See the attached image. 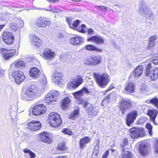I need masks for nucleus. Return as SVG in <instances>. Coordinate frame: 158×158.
Returning a JSON list of instances; mask_svg holds the SVG:
<instances>
[{
  "label": "nucleus",
  "instance_id": "774afa93",
  "mask_svg": "<svg viewBox=\"0 0 158 158\" xmlns=\"http://www.w3.org/2000/svg\"><path fill=\"white\" fill-rule=\"evenodd\" d=\"M152 99H149L146 101V102L148 104H152Z\"/></svg>",
  "mask_w": 158,
  "mask_h": 158
},
{
  "label": "nucleus",
  "instance_id": "4be33fe9",
  "mask_svg": "<svg viewBox=\"0 0 158 158\" xmlns=\"http://www.w3.org/2000/svg\"><path fill=\"white\" fill-rule=\"evenodd\" d=\"M40 140L43 142L50 143L52 141V138L49 136V134L48 133L43 132L40 135Z\"/></svg>",
  "mask_w": 158,
  "mask_h": 158
},
{
  "label": "nucleus",
  "instance_id": "e433bc0d",
  "mask_svg": "<svg viewBox=\"0 0 158 158\" xmlns=\"http://www.w3.org/2000/svg\"><path fill=\"white\" fill-rule=\"evenodd\" d=\"M24 153H29L31 158H34L35 156V154L28 149L26 148L23 150Z\"/></svg>",
  "mask_w": 158,
  "mask_h": 158
},
{
  "label": "nucleus",
  "instance_id": "6ab92c4d",
  "mask_svg": "<svg viewBox=\"0 0 158 158\" xmlns=\"http://www.w3.org/2000/svg\"><path fill=\"white\" fill-rule=\"evenodd\" d=\"M28 127L32 131H35L39 129L41 127L40 122L35 120L32 121L28 124Z\"/></svg>",
  "mask_w": 158,
  "mask_h": 158
},
{
  "label": "nucleus",
  "instance_id": "052dcab7",
  "mask_svg": "<svg viewBox=\"0 0 158 158\" xmlns=\"http://www.w3.org/2000/svg\"><path fill=\"white\" fill-rule=\"evenodd\" d=\"M109 154V151L107 150L105 153L104 155H103V157L102 158H107Z\"/></svg>",
  "mask_w": 158,
  "mask_h": 158
},
{
  "label": "nucleus",
  "instance_id": "f8f14e48",
  "mask_svg": "<svg viewBox=\"0 0 158 158\" xmlns=\"http://www.w3.org/2000/svg\"><path fill=\"white\" fill-rule=\"evenodd\" d=\"M150 150V148L148 143L144 142L140 144L139 151L142 156L147 155L149 152Z\"/></svg>",
  "mask_w": 158,
  "mask_h": 158
},
{
  "label": "nucleus",
  "instance_id": "4d7b16f0",
  "mask_svg": "<svg viewBox=\"0 0 158 158\" xmlns=\"http://www.w3.org/2000/svg\"><path fill=\"white\" fill-rule=\"evenodd\" d=\"M96 7L97 8H98L97 7H98L100 10L103 11H105V10H107V9H110L104 6H96Z\"/></svg>",
  "mask_w": 158,
  "mask_h": 158
},
{
  "label": "nucleus",
  "instance_id": "423d86ee",
  "mask_svg": "<svg viewBox=\"0 0 158 158\" xmlns=\"http://www.w3.org/2000/svg\"><path fill=\"white\" fill-rule=\"evenodd\" d=\"M59 95V93L56 90L50 91L45 96V100L48 104H52L57 99V97Z\"/></svg>",
  "mask_w": 158,
  "mask_h": 158
},
{
  "label": "nucleus",
  "instance_id": "4c0bfd02",
  "mask_svg": "<svg viewBox=\"0 0 158 158\" xmlns=\"http://www.w3.org/2000/svg\"><path fill=\"white\" fill-rule=\"evenodd\" d=\"M145 127L148 131L149 135L152 136V126L150 123H147Z\"/></svg>",
  "mask_w": 158,
  "mask_h": 158
},
{
  "label": "nucleus",
  "instance_id": "c85d7f7f",
  "mask_svg": "<svg viewBox=\"0 0 158 158\" xmlns=\"http://www.w3.org/2000/svg\"><path fill=\"white\" fill-rule=\"evenodd\" d=\"M91 139L88 136L83 137L80 139L79 141L80 147L81 149H83L85 145L89 143Z\"/></svg>",
  "mask_w": 158,
  "mask_h": 158
},
{
  "label": "nucleus",
  "instance_id": "cd10ccee",
  "mask_svg": "<svg viewBox=\"0 0 158 158\" xmlns=\"http://www.w3.org/2000/svg\"><path fill=\"white\" fill-rule=\"evenodd\" d=\"M84 93L88 94L90 93L87 88L85 87H84L80 90L74 93L73 94L74 97H77L82 96Z\"/></svg>",
  "mask_w": 158,
  "mask_h": 158
},
{
  "label": "nucleus",
  "instance_id": "864d4df0",
  "mask_svg": "<svg viewBox=\"0 0 158 158\" xmlns=\"http://www.w3.org/2000/svg\"><path fill=\"white\" fill-rule=\"evenodd\" d=\"M52 12L53 13H58L62 12V10L59 8L54 7L52 8Z\"/></svg>",
  "mask_w": 158,
  "mask_h": 158
},
{
  "label": "nucleus",
  "instance_id": "3c124183",
  "mask_svg": "<svg viewBox=\"0 0 158 158\" xmlns=\"http://www.w3.org/2000/svg\"><path fill=\"white\" fill-rule=\"evenodd\" d=\"M154 152L156 154L158 153V139H157L156 141L154 146Z\"/></svg>",
  "mask_w": 158,
  "mask_h": 158
},
{
  "label": "nucleus",
  "instance_id": "ea45409f",
  "mask_svg": "<svg viewBox=\"0 0 158 158\" xmlns=\"http://www.w3.org/2000/svg\"><path fill=\"white\" fill-rule=\"evenodd\" d=\"M40 82L43 85H45L47 83V80L45 76L42 75L40 79Z\"/></svg>",
  "mask_w": 158,
  "mask_h": 158
},
{
  "label": "nucleus",
  "instance_id": "13d9d810",
  "mask_svg": "<svg viewBox=\"0 0 158 158\" xmlns=\"http://www.w3.org/2000/svg\"><path fill=\"white\" fill-rule=\"evenodd\" d=\"M99 142L97 140L96 143V145L94 147V150H99Z\"/></svg>",
  "mask_w": 158,
  "mask_h": 158
},
{
  "label": "nucleus",
  "instance_id": "c9c22d12",
  "mask_svg": "<svg viewBox=\"0 0 158 158\" xmlns=\"http://www.w3.org/2000/svg\"><path fill=\"white\" fill-rule=\"evenodd\" d=\"M78 87V86L75 81H70L68 84V87L70 89H75Z\"/></svg>",
  "mask_w": 158,
  "mask_h": 158
},
{
  "label": "nucleus",
  "instance_id": "c03bdc74",
  "mask_svg": "<svg viewBox=\"0 0 158 158\" xmlns=\"http://www.w3.org/2000/svg\"><path fill=\"white\" fill-rule=\"evenodd\" d=\"M148 89V86L145 84H143L140 87V90L142 93H145L147 91Z\"/></svg>",
  "mask_w": 158,
  "mask_h": 158
},
{
  "label": "nucleus",
  "instance_id": "2eb2a0df",
  "mask_svg": "<svg viewBox=\"0 0 158 158\" xmlns=\"http://www.w3.org/2000/svg\"><path fill=\"white\" fill-rule=\"evenodd\" d=\"M137 114L136 110H133L130 112L126 116V122L128 126H130L136 119Z\"/></svg>",
  "mask_w": 158,
  "mask_h": 158
},
{
  "label": "nucleus",
  "instance_id": "f3484780",
  "mask_svg": "<svg viewBox=\"0 0 158 158\" xmlns=\"http://www.w3.org/2000/svg\"><path fill=\"white\" fill-rule=\"evenodd\" d=\"M89 107H86L85 111L88 113L89 115L91 116H95L97 115L98 112V109L97 107L93 105H89Z\"/></svg>",
  "mask_w": 158,
  "mask_h": 158
},
{
  "label": "nucleus",
  "instance_id": "69168bd1",
  "mask_svg": "<svg viewBox=\"0 0 158 158\" xmlns=\"http://www.w3.org/2000/svg\"><path fill=\"white\" fill-rule=\"evenodd\" d=\"M66 21L68 22V23H69V25L70 26V25H71V24L70 23L71 21V20L70 18H67L66 19Z\"/></svg>",
  "mask_w": 158,
  "mask_h": 158
},
{
  "label": "nucleus",
  "instance_id": "7c9ffc66",
  "mask_svg": "<svg viewBox=\"0 0 158 158\" xmlns=\"http://www.w3.org/2000/svg\"><path fill=\"white\" fill-rule=\"evenodd\" d=\"M44 56L48 59H52L54 57L55 53L52 52L51 50L47 49L46 51L43 53Z\"/></svg>",
  "mask_w": 158,
  "mask_h": 158
},
{
  "label": "nucleus",
  "instance_id": "39448f33",
  "mask_svg": "<svg viewBox=\"0 0 158 158\" xmlns=\"http://www.w3.org/2000/svg\"><path fill=\"white\" fill-rule=\"evenodd\" d=\"M146 67L145 72V75L147 76H149L152 81L155 80L158 77V69L155 68L151 69V63L148 64Z\"/></svg>",
  "mask_w": 158,
  "mask_h": 158
},
{
  "label": "nucleus",
  "instance_id": "49530a36",
  "mask_svg": "<svg viewBox=\"0 0 158 158\" xmlns=\"http://www.w3.org/2000/svg\"><path fill=\"white\" fill-rule=\"evenodd\" d=\"M66 148L64 142L60 143L58 145V149L60 150H64Z\"/></svg>",
  "mask_w": 158,
  "mask_h": 158
},
{
  "label": "nucleus",
  "instance_id": "ddd939ff",
  "mask_svg": "<svg viewBox=\"0 0 158 158\" xmlns=\"http://www.w3.org/2000/svg\"><path fill=\"white\" fill-rule=\"evenodd\" d=\"M2 38L4 42L8 44L13 43L14 39L13 33L8 31L3 32Z\"/></svg>",
  "mask_w": 158,
  "mask_h": 158
},
{
  "label": "nucleus",
  "instance_id": "4468645a",
  "mask_svg": "<svg viewBox=\"0 0 158 158\" xmlns=\"http://www.w3.org/2000/svg\"><path fill=\"white\" fill-rule=\"evenodd\" d=\"M0 52L2 54V56L4 59L8 60L12 57L16 53L15 50L13 49L7 50L5 48H2L0 50Z\"/></svg>",
  "mask_w": 158,
  "mask_h": 158
},
{
  "label": "nucleus",
  "instance_id": "20e7f679",
  "mask_svg": "<svg viewBox=\"0 0 158 158\" xmlns=\"http://www.w3.org/2000/svg\"><path fill=\"white\" fill-rule=\"evenodd\" d=\"M61 120L60 116L58 113L52 112L49 116V122L50 125L53 127H57L60 125Z\"/></svg>",
  "mask_w": 158,
  "mask_h": 158
},
{
  "label": "nucleus",
  "instance_id": "f704fd0d",
  "mask_svg": "<svg viewBox=\"0 0 158 158\" xmlns=\"http://www.w3.org/2000/svg\"><path fill=\"white\" fill-rule=\"evenodd\" d=\"M79 109H77L71 112L69 115V118L71 119H74L76 117L78 116L79 113Z\"/></svg>",
  "mask_w": 158,
  "mask_h": 158
},
{
  "label": "nucleus",
  "instance_id": "1a4fd4ad",
  "mask_svg": "<svg viewBox=\"0 0 158 158\" xmlns=\"http://www.w3.org/2000/svg\"><path fill=\"white\" fill-rule=\"evenodd\" d=\"M35 23L38 27L41 28H44L50 25V21L43 17H38L35 20Z\"/></svg>",
  "mask_w": 158,
  "mask_h": 158
},
{
  "label": "nucleus",
  "instance_id": "a18cd8bd",
  "mask_svg": "<svg viewBox=\"0 0 158 158\" xmlns=\"http://www.w3.org/2000/svg\"><path fill=\"white\" fill-rule=\"evenodd\" d=\"M92 56L87 58L84 60L85 64L87 65H92Z\"/></svg>",
  "mask_w": 158,
  "mask_h": 158
},
{
  "label": "nucleus",
  "instance_id": "6e6552de",
  "mask_svg": "<svg viewBox=\"0 0 158 158\" xmlns=\"http://www.w3.org/2000/svg\"><path fill=\"white\" fill-rule=\"evenodd\" d=\"M130 136L132 139L143 137L145 135L143 129L141 128L134 127L130 130Z\"/></svg>",
  "mask_w": 158,
  "mask_h": 158
},
{
  "label": "nucleus",
  "instance_id": "8fccbe9b",
  "mask_svg": "<svg viewBox=\"0 0 158 158\" xmlns=\"http://www.w3.org/2000/svg\"><path fill=\"white\" fill-rule=\"evenodd\" d=\"M75 82H76L77 85L78 86L82 82L83 79L81 76H78L76 81H75Z\"/></svg>",
  "mask_w": 158,
  "mask_h": 158
},
{
  "label": "nucleus",
  "instance_id": "473e14b6",
  "mask_svg": "<svg viewBox=\"0 0 158 158\" xmlns=\"http://www.w3.org/2000/svg\"><path fill=\"white\" fill-rule=\"evenodd\" d=\"M92 65H97L100 63L101 60V58L100 56H92Z\"/></svg>",
  "mask_w": 158,
  "mask_h": 158
},
{
  "label": "nucleus",
  "instance_id": "37998d69",
  "mask_svg": "<svg viewBox=\"0 0 158 158\" xmlns=\"http://www.w3.org/2000/svg\"><path fill=\"white\" fill-rule=\"evenodd\" d=\"M14 64L17 68H19L21 66H24L25 65V63L22 60H19L17 62H14Z\"/></svg>",
  "mask_w": 158,
  "mask_h": 158
},
{
  "label": "nucleus",
  "instance_id": "c756f323",
  "mask_svg": "<svg viewBox=\"0 0 158 158\" xmlns=\"http://www.w3.org/2000/svg\"><path fill=\"white\" fill-rule=\"evenodd\" d=\"M40 73V71L36 68H31L29 72L30 76L35 78L38 77Z\"/></svg>",
  "mask_w": 158,
  "mask_h": 158
},
{
  "label": "nucleus",
  "instance_id": "5701e85b",
  "mask_svg": "<svg viewBox=\"0 0 158 158\" xmlns=\"http://www.w3.org/2000/svg\"><path fill=\"white\" fill-rule=\"evenodd\" d=\"M30 38L33 45L39 47L42 44L41 40L35 35L31 34L30 36Z\"/></svg>",
  "mask_w": 158,
  "mask_h": 158
},
{
  "label": "nucleus",
  "instance_id": "9d476101",
  "mask_svg": "<svg viewBox=\"0 0 158 158\" xmlns=\"http://www.w3.org/2000/svg\"><path fill=\"white\" fill-rule=\"evenodd\" d=\"M12 76L14 77L16 83L19 84L25 78V76L23 72L16 70L13 71Z\"/></svg>",
  "mask_w": 158,
  "mask_h": 158
},
{
  "label": "nucleus",
  "instance_id": "680f3d73",
  "mask_svg": "<svg viewBox=\"0 0 158 158\" xmlns=\"http://www.w3.org/2000/svg\"><path fill=\"white\" fill-rule=\"evenodd\" d=\"M57 36L58 38L61 39L64 37L63 34L61 32L59 33L58 34Z\"/></svg>",
  "mask_w": 158,
  "mask_h": 158
},
{
  "label": "nucleus",
  "instance_id": "72a5a7b5",
  "mask_svg": "<svg viewBox=\"0 0 158 158\" xmlns=\"http://www.w3.org/2000/svg\"><path fill=\"white\" fill-rule=\"evenodd\" d=\"M132 156L131 153L129 151H123L122 154L119 156V158H130Z\"/></svg>",
  "mask_w": 158,
  "mask_h": 158
},
{
  "label": "nucleus",
  "instance_id": "0eeeda50",
  "mask_svg": "<svg viewBox=\"0 0 158 158\" xmlns=\"http://www.w3.org/2000/svg\"><path fill=\"white\" fill-rule=\"evenodd\" d=\"M132 106V102L130 99H123L120 102L119 107L122 114H124L127 109Z\"/></svg>",
  "mask_w": 158,
  "mask_h": 158
},
{
  "label": "nucleus",
  "instance_id": "e2e57ef3",
  "mask_svg": "<svg viewBox=\"0 0 158 158\" xmlns=\"http://www.w3.org/2000/svg\"><path fill=\"white\" fill-rule=\"evenodd\" d=\"M48 2H51L52 3H57L59 2L58 0H47Z\"/></svg>",
  "mask_w": 158,
  "mask_h": 158
},
{
  "label": "nucleus",
  "instance_id": "f257e3e1",
  "mask_svg": "<svg viewBox=\"0 0 158 158\" xmlns=\"http://www.w3.org/2000/svg\"><path fill=\"white\" fill-rule=\"evenodd\" d=\"M40 94V90L37 86L31 85L23 91L21 98L24 101H31L37 98Z\"/></svg>",
  "mask_w": 158,
  "mask_h": 158
},
{
  "label": "nucleus",
  "instance_id": "b1692460",
  "mask_svg": "<svg viewBox=\"0 0 158 158\" xmlns=\"http://www.w3.org/2000/svg\"><path fill=\"white\" fill-rule=\"evenodd\" d=\"M143 66L140 65L137 66L133 71V74L136 78L140 76L143 73Z\"/></svg>",
  "mask_w": 158,
  "mask_h": 158
},
{
  "label": "nucleus",
  "instance_id": "bf43d9fd",
  "mask_svg": "<svg viewBox=\"0 0 158 158\" xmlns=\"http://www.w3.org/2000/svg\"><path fill=\"white\" fill-rule=\"evenodd\" d=\"M87 32L89 35H92L94 33V30L91 28H89L87 30Z\"/></svg>",
  "mask_w": 158,
  "mask_h": 158
},
{
  "label": "nucleus",
  "instance_id": "6e6d98bb",
  "mask_svg": "<svg viewBox=\"0 0 158 158\" xmlns=\"http://www.w3.org/2000/svg\"><path fill=\"white\" fill-rule=\"evenodd\" d=\"M99 153V150H94L92 156V158H96Z\"/></svg>",
  "mask_w": 158,
  "mask_h": 158
},
{
  "label": "nucleus",
  "instance_id": "5fc2aeb1",
  "mask_svg": "<svg viewBox=\"0 0 158 158\" xmlns=\"http://www.w3.org/2000/svg\"><path fill=\"white\" fill-rule=\"evenodd\" d=\"M61 132L64 134L70 135L71 134V131L68 129H63L62 130Z\"/></svg>",
  "mask_w": 158,
  "mask_h": 158
},
{
  "label": "nucleus",
  "instance_id": "bb28decb",
  "mask_svg": "<svg viewBox=\"0 0 158 158\" xmlns=\"http://www.w3.org/2000/svg\"><path fill=\"white\" fill-rule=\"evenodd\" d=\"M158 38L157 35H154L150 36L148 39V49H150L152 48L154 45L155 44V41Z\"/></svg>",
  "mask_w": 158,
  "mask_h": 158
},
{
  "label": "nucleus",
  "instance_id": "aec40b11",
  "mask_svg": "<svg viewBox=\"0 0 158 158\" xmlns=\"http://www.w3.org/2000/svg\"><path fill=\"white\" fill-rule=\"evenodd\" d=\"M135 84L132 82H127L125 83L124 89L128 94L134 93L135 88Z\"/></svg>",
  "mask_w": 158,
  "mask_h": 158
},
{
  "label": "nucleus",
  "instance_id": "f03ea898",
  "mask_svg": "<svg viewBox=\"0 0 158 158\" xmlns=\"http://www.w3.org/2000/svg\"><path fill=\"white\" fill-rule=\"evenodd\" d=\"M137 12L147 19L153 20L154 19V13L143 1L140 2Z\"/></svg>",
  "mask_w": 158,
  "mask_h": 158
},
{
  "label": "nucleus",
  "instance_id": "2f4dec72",
  "mask_svg": "<svg viewBox=\"0 0 158 158\" xmlns=\"http://www.w3.org/2000/svg\"><path fill=\"white\" fill-rule=\"evenodd\" d=\"M70 101V100L69 98H65L61 102V108L63 110H65L67 107Z\"/></svg>",
  "mask_w": 158,
  "mask_h": 158
},
{
  "label": "nucleus",
  "instance_id": "7ed1b4c3",
  "mask_svg": "<svg viewBox=\"0 0 158 158\" xmlns=\"http://www.w3.org/2000/svg\"><path fill=\"white\" fill-rule=\"evenodd\" d=\"M94 76L98 85L101 88H104L110 81L109 76L107 73L101 74L94 73Z\"/></svg>",
  "mask_w": 158,
  "mask_h": 158
},
{
  "label": "nucleus",
  "instance_id": "de8ad7c7",
  "mask_svg": "<svg viewBox=\"0 0 158 158\" xmlns=\"http://www.w3.org/2000/svg\"><path fill=\"white\" fill-rule=\"evenodd\" d=\"M152 104L155 105L158 108V99L155 97L152 99Z\"/></svg>",
  "mask_w": 158,
  "mask_h": 158
},
{
  "label": "nucleus",
  "instance_id": "79ce46f5",
  "mask_svg": "<svg viewBox=\"0 0 158 158\" xmlns=\"http://www.w3.org/2000/svg\"><path fill=\"white\" fill-rule=\"evenodd\" d=\"M128 144V142L127 139H124L122 141L121 146L123 150L124 151L125 150V147Z\"/></svg>",
  "mask_w": 158,
  "mask_h": 158
},
{
  "label": "nucleus",
  "instance_id": "a211bd4d",
  "mask_svg": "<svg viewBox=\"0 0 158 158\" xmlns=\"http://www.w3.org/2000/svg\"><path fill=\"white\" fill-rule=\"evenodd\" d=\"M158 112V110L156 109H148L147 111V114L150 117V120L156 125H157V123L156 122L155 119Z\"/></svg>",
  "mask_w": 158,
  "mask_h": 158
},
{
  "label": "nucleus",
  "instance_id": "dca6fc26",
  "mask_svg": "<svg viewBox=\"0 0 158 158\" xmlns=\"http://www.w3.org/2000/svg\"><path fill=\"white\" fill-rule=\"evenodd\" d=\"M62 74L60 72L55 71L52 74V82L56 84H58L63 81L62 78Z\"/></svg>",
  "mask_w": 158,
  "mask_h": 158
},
{
  "label": "nucleus",
  "instance_id": "a878e982",
  "mask_svg": "<svg viewBox=\"0 0 158 158\" xmlns=\"http://www.w3.org/2000/svg\"><path fill=\"white\" fill-rule=\"evenodd\" d=\"M83 41V39L78 36L72 38L69 41L71 44L75 45H77L80 44Z\"/></svg>",
  "mask_w": 158,
  "mask_h": 158
},
{
  "label": "nucleus",
  "instance_id": "09e8293b",
  "mask_svg": "<svg viewBox=\"0 0 158 158\" xmlns=\"http://www.w3.org/2000/svg\"><path fill=\"white\" fill-rule=\"evenodd\" d=\"M10 27L13 31H15L18 27V26L15 23H11L10 24Z\"/></svg>",
  "mask_w": 158,
  "mask_h": 158
},
{
  "label": "nucleus",
  "instance_id": "603ef678",
  "mask_svg": "<svg viewBox=\"0 0 158 158\" xmlns=\"http://www.w3.org/2000/svg\"><path fill=\"white\" fill-rule=\"evenodd\" d=\"M96 47L92 45H88L86 46V49L89 50H94Z\"/></svg>",
  "mask_w": 158,
  "mask_h": 158
},
{
  "label": "nucleus",
  "instance_id": "58836bf2",
  "mask_svg": "<svg viewBox=\"0 0 158 158\" xmlns=\"http://www.w3.org/2000/svg\"><path fill=\"white\" fill-rule=\"evenodd\" d=\"M79 20H77L75 21L73 24H71V25H70V27L73 29H75L79 24Z\"/></svg>",
  "mask_w": 158,
  "mask_h": 158
},
{
  "label": "nucleus",
  "instance_id": "393cba45",
  "mask_svg": "<svg viewBox=\"0 0 158 158\" xmlns=\"http://www.w3.org/2000/svg\"><path fill=\"white\" fill-rule=\"evenodd\" d=\"M80 97H75L76 99V102L78 104H81L84 108L89 107V105H92L87 101L80 98Z\"/></svg>",
  "mask_w": 158,
  "mask_h": 158
},
{
  "label": "nucleus",
  "instance_id": "338daca9",
  "mask_svg": "<svg viewBox=\"0 0 158 158\" xmlns=\"http://www.w3.org/2000/svg\"><path fill=\"white\" fill-rule=\"evenodd\" d=\"M152 63L153 64H154L155 65L158 64V60H152Z\"/></svg>",
  "mask_w": 158,
  "mask_h": 158
},
{
  "label": "nucleus",
  "instance_id": "412c9836",
  "mask_svg": "<svg viewBox=\"0 0 158 158\" xmlns=\"http://www.w3.org/2000/svg\"><path fill=\"white\" fill-rule=\"evenodd\" d=\"M92 41L97 44L102 45L104 44V39L101 36H95L89 37L88 39V41Z\"/></svg>",
  "mask_w": 158,
  "mask_h": 158
},
{
  "label": "nucleus",
  "instance_id": "9b49d317",
  "mask_svg": "<svg viewBox=\"0 0 158 158\" xmlns=\"http://www.w3.org/2000/svg\"><path fill=\"white\" fill-rule=\"evenodd\" d=\"M45 110V107L44 105L35 103L32 110V114L35 115H39L44 113Z\"/></svg>",
  "mask_w": 158,
  "mask_h": 158
},
{
  "label": "nucleus",
  "instance_id": "a19ab883",
  "mask_svg": "<svg viewBox=\"0 0 158 158\" xmlns=\"http://www.w3.org/2000/svg\"><path fill=\"white\" fill-rule=\"evenodd\" d=\"M86 26L84 24H82L81 27H79L77 29V31L81 33H85V32Z\"/></svg>",
  "mask_w": 158,
  "mask_h": 158
},
{
  "label": "nucleus",
  "instance_id": "0e129e2a",
  "mask_svg": "<svg viewBox=\"0 0 158 158\" xmlns=\"http://www.w3.org/2000/svg\"><path fill=\"white\" fill-rule=\"evenodd\" d=\"M153 60H158V54H156L155 55L153 58Z\"/></svg>",
  "mask_w": 158,
  "mask_h": 158
}]
</instances>
